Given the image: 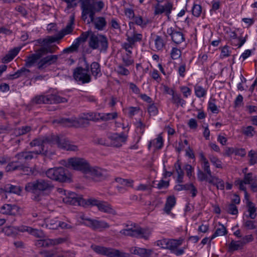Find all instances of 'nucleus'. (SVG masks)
<instances>
[{"label": "nucleus", "instance_id": "f257e3e1", "mask_svg": "<svg viewBox=\"0 0 257 257\" xmlns=\"http://www.w3.org/2000/svg\"><path fill=\"white\" fill-rule=\"evenodd\" d=\"M43 139H44L43 137H39L34 139L30 143V145L32 147H38L39 149L38 150L29 152H22L17 154L15 157L17 160L10 163L6 167V170L8 172L24 170L26 162L32 160L33 158L37 157L38 155L44 154L46 155L48 152V147L45 146V143L36 144V145H33V143L36 140Z\"/></svg>", "mask_w": 257, "mask_h": 257}, {"label": "nucleus", "instance_id": "f03ea898", "mask_svg": "<svg viewBox=\"0 0 257 257\" xmlns=\"http://www.w3.org/2000/svg\"><path fill=\"white\" fill-rule=\"evenodd\" d=\"M44 139L36 140L33 143V145L36 144H40L45 143V146L47 145H52L57 144L58 147L67 151H75L77 150V147L75 145L70 144L68 141H66L64 139L60 138L59 137L55 135L43 137Z\"/></svg>", "mask_w": 257, "mask_h": 257}, {"label": "nucleus", "instance_id": "7ed1b4c3", "mask_svg": "<svg viewBox=\"0 0 257 257\" xmlns=\"http://www.w3.org/2000/svg\"><path fill=\"white\" fill-rule=\"evenodd\" d=\"M81 9L82 10V19L85 20L89 15L91 21L94 20L96 12H100L103 8L104 4L102 1L90 2V0H82Z\"/></svg>", "mask_w": 257, "mask_h": 257}, {"label": "nucleus", "instance_id": "20e7f679", "mask_svg": "<svg viewBox=\"0 0 257 257\" xmlns=\"http://www.w3.org/2000/svg\"><path fill=\"white\" fill-rule=\"evenodd\" d=\"M88 45L93 50H98L100 53H106L109 46L108 39L105 35L94 32L90 36Z\"/></svg>", "mask_w": 257, "mask_h": 257}, {"label": "nucleus", "instance_id": "39448f33", "mask_svg": "<svg viewBox=\"0 0 257 257\" xmlns=\"http://www.w3.org/2000/svg\"><path fill=\"white\" fill-rule=\"evenodd\" d=\"M68 196L66 195L65 197L63 198V201L70 205L82 206L83 207H97L100 201V200L94 198H90L85 200L81 197L75 196L76 194H68Z\"/></svg>", "mask_w": 257, "mask_h": 257}, {"label": "nucleus", "instance_id": "423d86ee", "mask_svg": "<svg viewBox=\"0 0 257 257\" xmlns=\"http://www.w3.org/2000/svg\"><path fill=\"white\" fill-rule=\"evenodd\" d=\"M46 175L48 178L59 182L71 181L68 170L62 167L50 168L46 172Z\"/></svg>", "mask_w": 257, "mask_h": 257}, {"label": "nucleus", "instance_id": "0eeeda50", "mask_svg": "<svg viewBox=\"0 0 257 257\" xmlns=\"http://www.w3.org/2000/svg\"><path fill=\"white\" fill-rule=\"evenodd\" d=\"M54 188L51 181L45 179H39L33 182L27 183L25 187L26 192L51 191Z\"/></svg>", "mask_w": 257, "mask_h": 257}, {"label": "nucleus", "instance_id": "6e6552de", "mask_svg": "<svg viewBox=\"0 0 257 257\" xmlns=\"http://www.w3.org/2000/svg\"><path fill=\"white\" fill-rule=\"evenodd\" d=\"M54 52V50L53 49L46 47H41L36 51L35 53L27 56V58L25 60L26 62L25 66L26 67L30 68L34 66L45 55L48 53H53Z\"/></svg>", "mask_w": 257, "mask_h": 257}, {"label": "nucleus", "instance_id": "1a4fd4ad", "mask_svg": "<svg viewBox=\"0 0 257 257\" xmlns=\"http://www.w3.org/2000/svg\"><path fill=\"white\" fill-rule=\"evenodd\" d=\"M67 101L66 98L56 94L37 95L32 99V102L36 104L64 103L67 102Z\"/></svg>", "mask_w": 257, "mask_h": 257}, {"label": "nucleus", "instance_id": "9d476101", "mask_svg": "<svg viewBox=\"0 0 257 257\" xmlns=\"http://www.w3.org/2000/svg\"><path fill=\"white\" fill-rule=\"evenodd\" d=\"M68 167L71 166L73 169L79 170L85 174H87L90 167L88 162L80 158H71L68 160Z\"/></svg>", "mask_w": 257, "mask_h": 257}, {"label": "nucleus", "instance_id": "9b49d317", "mask_svg": "<svg viewBox=\"0 0 257 257\" xmlns=\"http://www.w3.org/2000/svg\"><path fill=\"white\" fill-rule=\"evenodd\" d=\"M55 122L68 127L72 125H77L80 127H86L89 124V122L88 121L82 119V118L80 116H79L77 119H75L61 118L55 120Z\"/></svg>", "mask_w": 257, "mask_h": 257}, {"label": "nucleus", "instance_id": "f8f14e48", "mask_svg": "<svg viewBox=\"0 0 257 257\" xmlns=\"http://www.w3.org/2000/svg\"><path fill=\"white\" fill-rule=\"evenodd\" d=\"M89 67L87 66L86 68L81 67H77L73 71V77L77 81L82 84L88 83L91 80L90 76L88 74Z\"/></svg>", "mask_w": 257, "mask_h": 257}, {"label": "nucleus", "instance_id": "ddd939ff", "mask_svg": "<svg viewBox=\"0 0 257 257\" xmlns=\"http://www.w3.org/2000/svg\"><path fill=\"white\" fill-rule=\"evenodd\" d=\"M87 174L91 175L95 181H100L104 180L108 176L106 170L98 167H91L90 166Z\"/></svg>", "mask_w": 257, "mask_h": 257}, {"label": "nucleus", "instance_id": "4468645a", "mask_svg": "<svg viewBox=\"0 0 257 257\" xmlns=\"http://www.w3.org/2000/svg\"><path fill=\"white\" fill-rule=\"evenodd\" d=\"M255 177L253 176L252 173H248L244 174L243 180L238 179L235 180L234 184L236 186H238L241 191H243L245 193H247L246 191V188L244 185L245 184H251L254 182H255Z\"/></svg>", "mask_w": 257, "mask_h": 257}, {"label": "nucleus", "instance_id": "2eb2a0df", "mask_svg": "<svg viewBox=\"0 0 257 257\" xmlns=\"http://www.w3.org/2000/svg\"><path fill=\"white\" fill-rule=\"evenodd\" d=\"M58 59V56L56 55H49L44 58H41L37 64V68L42 70L45 69L48 66L54 64Z\"/></svg>", "mask_w": 257, "mask_h": 257}, {"label": "nucleus", "instance_id": "dca6fc26", "mask_svg": "<svg viewBox=\"0 0 257 257\" xmlns=\"http://www.w3.org/2000/svg\"><path fill=\"white\" fill-rule=\"evenodd\" d=\"M58 59V56L56 55H49L44 58H41L37 64V68L42 70L45 69L48 66L54 64Z\"/></svg>", "mask_w": 257, "mask_h": 257}, {"label": "nucleus", "instance_id": "f3484780", "mask_svg": "<svg viewBox=\"0 0 257 257\" xmlns=\"http://www.w3.org/2000/svg\"><path fill=\"white\" fill-rule=\"evenodd\" d=\"M120 233L125 236H130L135 237L143 238L145 239H148V236L144 235V230L141 228L133 229L126 228L120 231Z\"/></svg>", "mask_w": 257, "mask_h": 257}, {"label": "nucleus", "instance_id": "a211bd4d", "mask_svg": "<svg viewBox=\"0 0 257 257\" xmlns=\"http://www.w3.org/2000/svg\"><path fill=\"white\" fill-rule=\"evenodd\" d=\"M173 8V5L171 3L168 2L162 6L158 3L155 6L154 14L155 15H160L163 13H165L167 16L168 19H170V14L171 13Z\"/></svg>", "mask_w": 257, "mask_h": 257}, {"label": "nucleus", "instance_id": "6ab92c4d", "mask_svg": "<svg viewBox=\"0 0 257 257\" xmlns=\"http://www.w3.org/2000/svg\"><path fill=\"white\" fill-rule=\"evenodd\" d=\"M167 33L171 37L172 41L177 44H179L185 41V37L182 32L177 31L171 27L167 30Z\"/></svg>", "mask_w": 257, "mask_h": 257}, {"label": "nucleus", "instance_id": "aec40b11", "mask_svg": "<svg viewBox=\"0 0 257 257\" xmlns=\"http://www.w3.org/2000/svg\"><path fill=\"white\" fill-rule=\"evenodd\" d=\"M111 140L110 145L114 147H120L122 143L125 142L127 139V136L122 133L120 134H113L108 137Z\"/></svg>", "mask_w": 257, "mask_h": 257}, {"label": "nucleus", "instance_id": "412c9836", "mask_svg": "<svg viewBox=\"0 0 257 257\" xmlns=\"http://www.w3.org/2000/svg\"><path fill=\"white\" fill-rule=\"evenodd\" d=\"M87 223H84V224L92 228L94 230L107 228L109 227V225L104 221L91 219H87Z\"/></svg>", "mask_w": 257, "mask_h": 257}, {"label": "nucleus", "instance_id": "4be33fe9", "mask_svg": "<svg viewBox=\"0 0 257 257\" xmlns=\"http://www.w3.org/2000/svg\"><path fill=\"white\" fill-rule=\"evenodd\" d=\"M104 251H103L101 255H106L108 257H129L128 253L121 252L118 249L110 247H104Z\"/></svg>", "mask_w": 257, "mask_h": 257}, {"label": "nucleus", "instance_id": "5701e85b", "mask_svg": "<svg viewBox=\"0 0 257 257\" xmlns=\"http://www.w3.org/2000/svg\"><path fill=\"white\" fill-rule=\"evenodd\" d=\"M130 251L132 254L138 255L141 257H150L153 252L152 249L136 246L130 248Z\"/></svg>", "mask_w": 257, "mask_h": 257}, {"label": "nucleus", "instance_id": "b1692460", "mask_svg": "<svg viewBox=\"0 0 257 257\" xmlns=\"http://www.w3.org/2000/svg\"><path fill=\"white\" fill-rule=\"evenodd\" d=\"M74 25V16L71 15L70 17V20L69 23L67 24L66 27L62 29L59 33V38H63L66 35L70 34L72 33L73 31Z\"/></svg>", "mask_w": 257, "mask_h": 257}, {"label": "nucleus", "instance_id": "393cba45", "mask_svg": "<svg viewBox=\"0 0 257 257\" xmlns=\"http://www.w3.org/2000/svg\"><path fill=\"white\" fill-rule=\"evenodd\" d=\"M30 73V70L26 68L25 67H22L16 71L14 74L7 75L6 78L8 80H13L20 77L24 76L27 77L29 76Z\"/></svg>", "mask_w": 257, "mask_h": 257}, {"label": "nucleus", "instance_id": "a878e982", "mask_svg": "<svg viewBox=\"0 0 257 257\" xmlns=\"http://www.w3.org/2000/svg\"><path fill=\"white\" fill-rule=\"evenodd\" d=\"M97 207L98 209L101 212H103L104 213L111 214L113 215L116 214L115 210H114L112 208L111 205L107 202L100 200Z\"/></svg>", "mask_w": 257, "mask_h": 257}, {"label": "nucleus", "instance_id": "bb28decb", "mask_svg": "<svg viewBox=\"0 0 257 257\" xmlns=\"http://www.w3.org/2000/svg\"><path fill=\"white\" fill-rule=\"evenodd\" d=\"M249 194H245V198L246 199V204L247 207V210L249 212L248 217L251 219H254L256 216L255 213L256 208L255 207L254 203L249 200Z\"/></svg>", "mask_w": 257, "mask_h": 257}, {"label": "nucleus", "instance_id": "cd10ccee", "mask_svg": "<svg viewBox=\"0 0 257 257\" xmlns=\"http://www.w3.org/2000/svg\"><path fill=\"white\" fill-rule=\"evenodd\" d=\"M23 187L19 184L13 185L12 184H7L5 185L4 190L5 193H20L22 191Z\"/></svg>", "mask_w": 257, "mask_h": 257}, {"label": "nucleus", "instance_id": "c85d7f7f", "mask_svg": "<svg viewBox=\"0 0 257 257\" xmlns=\"http://www.w3.org/2000/svg\"><path fill=\"white\" fill-rule=\"evenodd\" d=\"M176 204V198L174 195L169 196L167 198L165 207L163 209L164 211L166 214L171 213V211L172 208L175 206Z\"/></svg>", "mask_w": 257, "mask_h": 257}, {"label": "nucleus", "instance_id": "c756f323", "mask_svg": "<svg viewBox=\"0 0 257 257\" xmlns=\"http://www.w3.org/2000/svg\"><path fill=\"white\" fill-rule=\"evenodd\" d=\"M21 50L20 47H16L11 50L2 59L4 63H8L12 61L19 53Z\"/></svg>", "mask_w": 257, "mask_h": 257}, {"label": "nucleus", "instance_id": "7c9ffc66", "mask_svg": "<svg viewBox=\"0 0 257 257\" xmlns=\"http://www.w3.org/2000/svg\"><path fill=\"white\" fill-rule=\"evenodd\" d=\"M94 23L95 28L99 31L103 30L107 24V22L104 18L102 17H97L95 19L94 18V20L91 21Z\"/></svg>", "mask_w": 257, "mask_h": 257}, {"label": "nucleus", "instance_id": "2f4dec72", "mask_svg": "<svg viewBox=\"0 0 257 257\" xmlns=\"http://www.w3.org/2000/svg\"><path fill=\"white\" fill-rule=\"evenodd\" d=\"M99 113L97 112H88L81 113L79 116L85 120L97 121L99 120Z\"/></svg>", "mask_w": 257, "mask_h": 257}, {"label": "nucleus", "instance_id": "473e14b6", "mask_svg": "<svg viewBox=\"0 0 257 257\" xmlns=\"http://www.w3.org/2000/svg\"><path fill=\"white\" fill-rule=\"evenodd\" d=\"M41 226L42 227L45 226L50 229H56L58 227V221L56 219L45 218Z\"/></svg>", "mask_w": 257, "mask_h": 257}, {"label": "nucleus", "instance_id": "72a5a7b5", "mask_svg": "<svg viewBox=\"0 0 257 257\" xmlns=\"http://www.w3.org/2000/svg\"><path fill=\"white\" fill-rule=\"evenodd\" d=\"M66 239L64 238H58L55 239H44V247H48L52 245H57L65 242Z\"/></svg>", "mask_w": 257, "mask_h": 257}, {"label": "nucleus", "instance_id": "f704fd0d", "mask_svg": "<svg viewBox=\"0 0 257 257\" xmlns=\"http://www.w3.org/2000/svg\"><path fill=\"white\" fill-rule=\"evenodd\" d=\"M182 243L181 240L170 239L167 240V244L165 246L166 249H168L172 252L175 249L178 248Z\"/></svg>", "mask_w": 257, "mask_h": 257}, {"label": "nucleus", "instance_id": "c9c22d12", "mask_svg": "<svg viewBox=\"0 0 257 257\" xmlns=\"http://www.w3.org/2000/svg\"><path fill=\"white\" fill-rule=\"evenodd\" d=\"M94 32H93L91 31H88L84 32H82L80 36L75 39L74 42L79 47L81 42H85L89 37L90 38L91 35Z\"/></svg>", "mask_w": 257, "mask_h": 257}, {"label": "nucleus", "instance_id": "e433bc0d", "mask_svg": "<svg viewBox=\"0 0 257 257\" xmlns=\"http://www.w3.org/2000/svg\"><path fill=\"white\" fill-rule=\"evenodd\" d=\"M171 101L173 103L175 104L177 106L181 105L182 107L186 104V101L181 97V95L175 92L172 96Z\"/></svg>", "mask_w": 257, "mask_h": 257}, {"label": "nucleus", "instance_id": "4c0bfd02", "mask_svg": "<svg viewBox=\"0 0 257 257\" xmlns=\"http://www.w3.org/2000/svg\"><path fill=\"white\" fill-rule=\"evenodd\" d=\"M32 128L30 126H23L22 127L15 128L14 131V134L16 136H20L26 134L30 132Z\"/></svg>", "mask_w": 257, "mask_h": 257}, {"label": "nucleus", "instance_id": "58836bf2", "mask_svg": "<svg viewBox=\"0 0 257 257\" xmlns=\"http://www.w3.org/2000/svg\"><path fill=\"white\" fill-rule=\"evenodd\" d=\"M16 208L15 205L6 204L4 205L0 209V212L4 214L14 215L13 210Z\"/></svg>", "mask_w": 257, "mask_h": 257}, {"label": "nucleus", "instance_id": "ea45409f", "mask_svg": "<svg viewBox=\"0 0 257 257\" xmlns=\"http://www.w3.org/2000/svg\"><path fill=\"white\" fill-rule=\"evenodd\" d=\"M176 190L178 191L182 190H190L192 193H195L197 191L196 188L192 184H185V185H177L175 187Z\"/></svg>", "mask_w": 257, "mask_h": 257}, {"label": "nucleus", "instance_id": "a19ab883", "mask_svg": "<svg viewBox=\"0 0 257 257\" xmlns=\"http://www.w3.org/2000/svg\"><path fill=\"white\" fill-rule=\"evenodd\" d=\"M209 183H213L216 187L217 189L222 190L224 188V181L218 178L212 177L211 179L208 181Z\"/></svg>", "mask_w": 257, "mask_h": 257}, {"label": "nucleus", "instance_id": "79ce46f5", "mask_svg": "<svg viewBox=\"0 0 257 257\" xmlns=\"http://www.w3.org/2000/svg\"><path fill=\"white\" fill-rule=\"evenodd\" d=\"M219 225L221 226V227L217 228L215 231V232L212 235L210 239V242L211 241V240H212L217 236L224 235L226 234H227V231L224 226L220 224H219Z\"/></svg>", "mask_w": 257, "mask_h": 257}, {"label": "nucleus", "instance_id": "37998d69", "mask_svg": "<svg viewBox=\"0 0 257 257\" xmlns=\"http://www.w3.org/2000/svg\"><path fill=\"white\" fill-rule=\"evenodd\" d=\"M99 120L101 119L103 121H107L111 119H115L117 116L116 112L100 113H99Z\"/></svg>", "mask_w": 257, "mask_h": 257}, {"label": "nucleus", "instance_id": "c03bdc74", "mask_svg": "<svg viewBox=\"0 0 257 257\" xmlns=\"http://www.w3.org/2000/svg\"><path fill=\"white\" fill-rule=\"evenodd\" d=\"M90 69L92 74L94 76H97L101 74L100 65L98 62H94L90 65Z\"/></svg>", "mask_w": 257, "mask_h": 257}, {"label": "nucleus", "instance_id": "a18cd8bd", "mask_svg": "<svg viewBox=\"0 0 257 257\" xmlns=\"http://www.w3.org/2000/svg\"><path fill=\"white\" fill-rule=\"evenodd\" d=\"M116 182L118 183L119 184L121 185L124 186H130L133 188V185L132 183L134 182V181L132 180H128L124 179L121 178H116L115 179Z\"/></svg>", "mask_w": 257, "mask_h": 257}, {"label": "nucleus", "instance_id": "49530a36", "mask_svg": "<svg viewBox=\"0 0 257 257\" xmlns=\"http://www.w3.org/2000/svg\"><path fill=\"white\" fill-rule=\"evenodd\" d=\"M242 133L248 137H252L255 134L256 132L252 126L249 125L243 128Z\"/></svg>", "mask_w": 257, "mask_h": 257}, {"label": "nucleus", "instance_id": "de8ad7c7", "mask_svg": "<svg viewBox=\"0 0 257 257\" xmlns=\"http://www.w3.org/2000/svg\"><path fill=\"white\" fill-rule=\"evenodd\" d=\"M26 230L29 232L32 235L41 238L44 236V233L41 230L34 229L30 227H27Z\"/></svg>", "mask_w": 257, "mask_h": 257}, {"label": "nucleus", "instance_id": "09e8293b", "mask_svg": "<svg viewBox=\"0 0 257 257\" xmlns=\"http://www.w3.org/2000/svg\"><path fill=\"white\" fill-rule=\"evenodd\" d=\"M155 47L157 50H162L165 46V43L163 38L159 36H157L155 39Z\"/></svg>", "mask_w": 257, "mask_h": 257}, {"label": "nucleus", "instance_id": "8fccbe9b", "mask_svg": "<svg viewBox=\"0 0 257 257\" xmlns=\"http://www.w3.org/2000/svg\"><path fill=\"white\" fill-rule=\"evenodd\" d=\"M142 39V35L141 34H134L131 37H128L127 41L130 44L134 45L137 42H140Z\"/></svg>", "mask_w": 257, "mask_h": 257}, {"label": "nucleus", "instance_id": "3c124183", "mask_svg": "<svg viewBox=\"0 0 257 257\" xmlns=\"http://www.w3.org/2000/svg\"><path fill=\"white\" fill-rule=\"evenodd\" d=\"M248 157L250 158L249 160L250 165H253L257 163V152L250 150L248 152Z\"/></svg>", "mask_w": 257, "mask_h": 257}, {"label": "nucleus", "instance_id": "603ef678", "mask_svg": "<svg viewBox=\"0 0 257 257\" xmlns=\"http://www.w3.org/2000/svg\"><path fill=\"white\" fill-rule=\"evenodd\" d=\"M18 230V228L17 227L11 225L6 226L3 228V231L8 236L16 234Z\"/></svg>", "mask_w": 257, "mask_h": 257}, {"label": "nucleus", "instance_id": "864d4df0", "mask_svg": "<svg viewBox=\"0 0 257 257\" xmlns=\"http://www.w3.org/2000/svg\"><path fill=\"white\" fill-rule=\"evenodd\" d=\"M122 61L125 66H129L134 63V60L132 58L131 55L125 54L122 56Z\"/></svg>", "mask_w": 257, "mask_h": 257}, {"label": "nucleus", "instance_id": "5fc2aeb1", "mask_svg": "<svg viewBox=\"0 0 257 257\" xmlns=\"http://www.w3.org/2000/svg\"><path fill=\"white\" fill-rule=\"evenodd\" d=\"M195 93L197 97H204L206 94V91L200 86H195Z\"/></svg>", "mask_w": 257, "mask_h": 257}, {"label": "nucleus", "instance_id": "6e6d98bb", "mask_svg": "<svg viewBox=\"0 0 257 257\" xmlns=\"http://www.w3.org/2000/svg\"><path fill=\"white\" fill-rule=\"evenodd\" d=\"M124 65L121 64H118L116 70V72L121 75L126 76L130 74L129 70L124 67Z\"/></svg>", "mask_w": 257, "mask_h": 257}, {"label": "nucleus", "instance_id": "4d7b16f0", "mask_svg": "<svg viewBox=\"0 0 257 257\" xmlns=\"http://www.w3.org/2000/svg\"><path fill=\"white\" fill-rule=\"evenodd\" d=\"M244 244L241 240L234 241L232 240L229 245V248L231 250H236L238 249L240 247L242 246Z\"/></svg>", "mask_w": 257, "mask_h": 257}, {"label": "nucleus", "instance_id": "13d9d810", "mask_svg": "<svg viewBox=\"0 0 257 257\" xmlns=\"http://www.w3.org/2000/svg\"><path fill=\"white\" fill-rule=\"evenodd\" d=\"M153 141V147H154L156 149H161L163 145V141L162 137L159 135L156 139H154Z\"/></svg>", "mask_w": 257, "mask_h": 257}, {"label": "nucleus", "instance_id": "bf43d9fd", "mask_svg": "<svg viewBox=\"0 0 257 257\" xmlns=\"http://www.w3.org/2000/svg\"><path fill=\"white\" fill-rule=\"evenodd\" d=\"M226 211L229 214L236 215L238 213L237 207L234 203H229L226 206Z\"/></svg>", "mask_w": 257, "mask_h": 257}, {"label": "nucleus", "instance_id": "052dcab7", "mask_svg": "<svg viewBox=\"0 0 257 257\" xmlns=\"http://www.w3.org/2000/svg\"><path fill=\"white\" fill-rule=\"evenodd\" d=\"M202 12V7L199 5L194 4L192 9V13L193 16L196 17L200 16Z\"/></svg>", "mask_w": 257, "mask_h": 257}, {"label": "nucleus", "instance_id": "680f3d73", "mask_svg": "<svg viewBox=\"0 0 257 257\" xmlns=\"http://www.w3.org/2000/svg\"><path fill=\"white\" fill-rule=\"evenodd\" d=\"M231 52V51L229 50V47L227 46H225L221 49V52L220 57L222 59L228 57L230 55Z\"/></svg>", "mask_w": 257, "mask_h": 257}, {"label": "nucleus", "instance_id": "e2e57ef3", "mask_svg": "<svg viewBox=\"0 0 257 257\" xmlns=\"http://www.w3.org/2000/svg\"><path fill=\"white\" fill-rule=\"evenodd\" d=\"M181 55V51L177 48H173L171 52V56L173 59H177Z\"/></svg>", "mask_w": 257, "mask_h": 257}, {"label": "nucleus", "instance_id": "0e129e2a", "mask_svg": "<svg viewBox=\"0 0 257 257\" xmlns=\"http://www.w3.org/2000/svg\"><path fill=\"white\" fill-rule=\"evenodd\" d=\"M78 47V45L74 42L70 47L64 49L63 52L65 53H71L77 51Z\"/></svg>", "mask_w": 257, "mask_h": 257}, {"label": "nucleus", "instance_id": "69168bd1", "mask_svg": "<svg viewBox=\"0 0 257 257\" xmlns=\"http://www.w3.org/2000/svg\"><path fill=\"white\" fill-rule=\"evenodd\" d=\"M151 187L149 185L145 184H140L139 186L135 188V191H149Z\"/></svg>", "mask_w": 257, "mask_h": 257}, {"label": "nucleus", "instance_id": "338daca9", "mask_svg": "<svg viewBox=\"0 0 257 257\" xmlns=\"http://www.w3.org/2000/svg\"><path fill=\"white\" fill-rule=\"evenodd\" d=\"M180 90L183 94L184 97L187 98L191 93V89L187 86L180 87Z\"/></svg>", "mask_w": 257, "mask_h": 257}, {"label": "nucleus", "instance_id": "774afa93", "mask_svg": "<svg viewBox=\"0 0 257 257\" xmlns=\"http://www.w3.org/2000/svg\"><path fill=\"white\" fill-rule=\"evenodd\" d=\"M148 112L150 115H155L158 113V109L156 106L152 104L150 105L148 108Z\"/></svg>", "mask_w": 257, "mask_h": 257}]
</instances>
